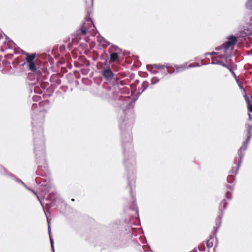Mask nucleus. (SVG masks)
I'll list each match as a JSON object with an SVG mask.
<instances>
[{"label":"nucleus","mask_w":252,"mask_h":252,"mask_svg":"<svg viewBox=\"0 0 252 252\" xmlns=\"http://www.w3.org/2000/svg\"><path fill=\"white\" fill-rule=\"evenodd\" d=\"M126 109L123 110L124 116L119 121V127L122 138V145L123 148L124 163L128 173V185L129 187L130 194L133 199L131 210H135L138 214L136 199L132 192L135 181L134 153L132 149L131 129L134 124V117L131 110L130 104L126 102Z\"/></svg>","instance_id":"f257e3e1"},{"label":"nucleus","mask_w":252,"mask_h":252,"mask_svg":"<svg viewBox=\"0 0 252 252\" xmlns=\"http://www.w3.org/2000/svg\"><path fill=\"white\" fill-rule=\"evenodd\" d=\"M32 116V131L35 161L37 164H41L38 166L36 172L37 175L46 176L48 173V169L46 162L43 136V124L44 116L42 113L38 111L33 112Z\"/></svg>","instance_id":"f03ea898"},{"label":"nucleus","mask_w":252,"mask_h":252,"mask_svg":"<svg viewBox=\"0 0 252 252\" xmlns=\"http://www.w3.org/2000/svg\"><path fill=\"white\" fill-rule=\"evenodd\" d=\"M249 121L246 125V128L247 130V139L244 141L238 151V156L239 160L236 166H233L230 173L236 175L238 173L240 165L242 163L243 158L245 156V151L247 149L248 145L250 141L251 138V131L252 130V115L249 114Z\"/></svg>","instance_id":"7ed1b4c3"},{"label":"nucleus","mask_w":252,"mask_h":252,"mask_svg":"<svg viewBox=\"0 0 252 252\" xmlns=\"http://www.w3.org/2000/svg\"><path fill=\"white\" fill-rule=\"evenodd\" d=\"M227 39L228 41H226L220 46L216 47L215 49L217 51L223 49L225 53H226L229 49L232 50L234 45L237 42V38L234 35H230L227 37Z\"/></svg>","instance_id":"20e7f679"},{"label":"nucleus","mask_w":252,"mask_h":252,"mask_svg":"<svg viewBox=\"0 0 252 252\" xmlns=\"http://www.w3.org/2000/svg\"><path fill=\"white\" fill-rule=\"evenodd\" d=\"M227 205L228 203L226 201L225 199H223L220 204L219 211L220 212V214L216 221V233H217L218 229H219L221 225L222 218L224 214V211L225 208L227 207Z\"/></svg>","instance_id":"39448f33"},{"label":"nucleus","mask_w":252,"mask_h":252,"mask_svg":"<svg viewBox=\"0 0 252 252\" xmlns=\"http://www.w3.org/2000/svg\"><path fill=\"white\" fill-rule=\"evenodd\" d=\"M117 50L122 51L118 46L113 45L109 49L110 60L113 62H116L119 60V54L116 52Z\"/></svg>","instance_id":"423d86ee"},{"label":"nucleus","mask_w":252,"mask_h":252,"mask_svg":"<svg viewBox=\"0 0 252 252\" xmlns=\"http://www.w3.org/2000/svg\"><path fill=\"white\" fill-rule=\"evenodd\" d=\"M101 74L107 81L114 79L115 74L109 67L104 68L101 71Z\"/></svg>","instance_id":"0eeeda50"},{"label":"nucleus","mask_w":252,"mask_h":252,"mask_svg":"<svg viewBox=\"0 0 252 252\" xmlns=\"http://www.w3.org/2000/svg\"><path fill=\"white\" fill-rule=\"evenodd\" d=\"M134 218H131L128 220L127 222V225L125 226V230L126 233H131V235H135L134 231H135L136 228L133 227V225H137V224L134 222Z\"/></svg>","instance_id":"6e6552de"},{"label":"nucleus","mask_w":252,"mask_h":252,"mask_svg":"<svg viewBox=\"0 0 252 252\" xmlns=\"http://www.w3.org/2000/svg\"><path fill=\"white\" fill-rule=\"evenodd\" d=\"M165 67L168 68L170 67L169 64H167L166 65H158L157 64H154L153 65H147V69L151 71L152 73L157 74L158 72L157 70H154L153 68H160L164 69Z\"/></svg>","instance_id":"1a4fd4ad"},{"label":"nucleus","mask_w":252,"mask_h":252,"mask_svg":"<svg viewBox=\"0 0 252 252\" xmlns=\"http://www.w3.org/2000/svg\"><path fill=\"white\" fill-rule=\"evenodd\" d=\"M27 64L29 69L31 71L35 73L37 75V79L39 80L42 75V73L40 70H37L34 62H31L27 63Z\"/></svg>","instance_id":"9d476101"},{"label":"nucleus","mask_w":252,"mask_h":252,"mask_svg":"<svg viewBox=\"0 0 252 252\" xmlns=\"http://www.w3.org/2000/svg\"><path fill=\"white\" fill-rule=\"evenodd\" d=\"M80 37L77 34L76 35H72L71 36V40L70 41V38L68 39V48L69 49L71 50L74 45L78 43Z\"/></svg>","instance_id":"9b49d317"},{"label":"nucleus","mask_w":252,"mask_h":252,"mask_svg":"<svg viewBox=\"0 0 252 252\" xmlns=\"http://www.w3.org/2000/svg\"><path fill=\"white\" fill-rule=\"evenodd\" d=\"M44 212H45L44 211ZM45 215L47 218V223H48V233H49V238H50V241L51 249H52V251L53 252H55L54 246V240L51 236V228H50V220H49L47 215L46 214V213H45Z\"/></svg>","instance_id":"f8f14e48"},{"label":"nucleus","mask_w":252,"mask_h":252,"mask_svg":"<svg viewBox=\"0 0 252 252\" xmlns=\"http://www.w3.org/2000/svg\"><path fill=\"white\" fill-rule=\"evenodd\" d=\"M227 181L229 184H233L232 185H227V188L231 190H233L235 183V177L234 175H229L227 178Z\"/></svg>","instance_id":"ddd939ff"},{"label":"nucleus","mask_w":252,"mask_h":252,"mask_svg":"<svg viewBox=\"0 0 252 252\" xmlns=\"http://www.w3.org/2000/svg\"><path fill=\"white\" fill-rule=\"evenodd\" d=\"M23 54H26L27 56L26 61L27 63L33 62V60L36 56L35 54H30L25 52H24Z\"/></svg>","instance_id":"4468645a"},{"label":"nucleus","mask_w":252,"mask_h":252,"mask_svg":"<svg viewBox=\"0 0 252 252\" xmlns=\"http://www.w3.org/2000/svg\"><path fill=\"white\" fill-rule=\"evenodd\" d=\"M10 176L14 180H15L18 183L21 184L25 188L30 191H32V189L31 188H29L22 181L16 178L14 175L10 174Z\"/></svg>","instance_id":"2eb2a0df"},{"label":"nucleus","mask_w":252,"mask_h":252,"mask_svg":"<svg viewBox=\"0 0 252 252\" xmlns=\"http://www.w3.org/2000/svg\"><path fill=\"white\" fill-rule=\"evenodd\" d=\"M175 68V71L176 73H178L180 72H181L187 68V66L186 65H175L174 66Z\"/></svg>","instance_id":"dca6fc26"},{"label":"nucleus","mask_w":252,"mask_h":252,"mask_svg":"<svg viewBox=\"0 0 252 252\" xmlns=\"http://www.w3.org/2000/svg\"><path fill=\"white\" fill-rule=\"evenodd\" d=\"M246 7L247 9L252 11V0H247V2L246 3ZM252 22L250 23V26L252 25Z\"/></svg>","instance_id":"f3484780"},{"label":"nucleus","mask_w":252,"mask_h":252,"mask_svg":"<svg viewBox=\"0 0 252 252\" xmlns=\"http://www.w3.org/2000/svg\"><path fill=\"white\" fill-rule=\"evenodd\" d=\"M211 64H218V65H222V66L223 67H227L226 66V64H225V63H224L222 61H212L211 63Z\"/></svg>","instance_id":"a211bd4d"},{"label":"nucleus","mask_w":252,"mask_h":252,"mask_svg":"<svg viewBox=\"0 0 252 252\" xmlns=\"http://www.w3.org/2000/svg\"><path fill=\"white\" fill-rule=\"evenodd\" d=\"M149 83L147 81H144L143 82L141 86L142 91L139 93L140 94H142L148 87Z\"/></svg>","instance_id":"6ab92c4d"},{"label":"nucleus","mask_w":252,"mask_h":252,"mask_svg":"<svg viewBox=\"0 0 252 252\" xmlns=\"http://www.w3.org/2000/svg\"><path fill=\"white\" fill-rule=\"evenodd\" d=\"M245 98L248 105V110L250 112H252V104H250V100L248 97L246 96Z\"/></svg>","instance_id":"aec40b11"},{"label":"nucleus","mask_w":252,"mask_h":252,"mask_svg":"<svg viewBox=\"0 0 252 252\" xmlns=\"http://www.w3.org/2000/svg\"><path fill=\"white\" fill-rule=\"evenodd\" d=\"M26 61L24 60V61H19L18 60H17L16 61H15L13 63H16L17 64H18L19 66H24L26 63Z\"/></svg>","instance_id":"412c9836"},{"label":"nucleus","mask_w":252,"mask_h":252,"mask_svg":"<svg viewBox=\"0 0 252 252\" xmlns=\"http://www.w3.org/2000/svg\"><path fill=\"white\" fill-rule=\"evenodd\" d=\"M201 65H200L199 63H193L189 64L188 66H187V68H189L191 67H199Z\"/></svg>","instance_id":"4be33fe9"},{"label":"nucleus","mask_w":252,"mask_h":252,"mask_svg":"<svg viewBox=\"0 0 252 252\" xmlns=\"http://www.w3.org/2000/svg\"><path fill=\"white\" fill-rule=\"evenodd\" d=\"M86 22L88 23V24H91L93 28H95L94 25L93 24L92 20L91 18L88 16L86 18Z\"/></svg>","instance_id":"5701e85b"},{"label":"nucleus","mask_w":252,"mask_h":252,"mask_svg":"<svg viewBox=\"0 0 252 252\" xmlns=\"http://www.w3.org/2000/svg\"><path fill=\"white\" fill-rule=\"evenodd\" d=\"M159 79L157 77H154L151 79V84H155L158 82H159Z\"/></svg>","instance_id":"b1692460"},{"label":"nucleus","mask_w":252,"mask_h":252,"mask_svg":"<svg viewBox=\"0 0 252 252\" xmlns=\"http://www.w3.org/2000/svg\"><path fill=\"white\" fill-rule=\"evenodd\" d=\"M86 24V23H85L84 24V29H81V33L83 34V35H85L86 34V32L89 31V29H87L86 28H85V25Z\"/></svg>","instance_id":"393cba45"},{"label":"nucleus","mask_w":252,"mask_h":252,"mask_svg":"<svg viewBox=\"0 0 252 252\" xmlns=\"http://www.w3.org/2000/svg\"><path fill=\"white\" fill-rule=\"evenodd\" d=\"M32 191V192H33V193H34V194L36 195V197H37V199L39 201L40 203L41 204V206H42V208H43V210L44 211V208L43 204V203H42L41 201L40 200V198H39V197L38 195V194H37V193H36V192H35L33 190H32V191Z\"/></svg>","instance_id":"a878e982"},{"label":"nucleus","mask_w":252,"mask_h":252,"mask_svg":"<svg viewBox=\"0 0 252 252\" xmlns=\"http://www.w3.org/2000/svg\"><path fill=\"white\" fill-rule=\"evenodd\" d=\"M225 197L228 199H231L232 198L231 192L230 191H227L225 193Z\"/></svg>","instance_id":"bb28decb"},{"label":"nucleus","mask_w":252,"mask_h":252,"mask_svg":"<svg viewBox=\"0 0 252 252\" xmlns=\"http://www.w3.org/2000/svg\"><path fill=\"white\" fill-rule=\"evenodd\" d=\"M41 99V96L38 95H34L32 97L33 101H38L40 100Z\"/></svg>","instance_id":"cd10ccee"},{"label":"nucleus","mask_w":252,"mask_h":252,"mask_svg":"<svg viewBox=\"0 0 252 252\" xmlns=\"http://www.w3.org/2000/svg\"><path fill=\"white\" fill-rule=\"evenodd\" d=\"M236 81H237V83H238L240 88L241 90H243L244 92H246L244 88V87H243V85H242L241 83L239 81V79H236Z\"/></svg>","instance_id":"c85d7f7f"},{"label":"nucleus","mask_w":252,"mask_h":252,"mask_svg":"<svg viewBox=\"0 0 252 252\" xmlns=\"http://www.w3.org/2000/svg\"><path fill=\"white\" fill-rule=\"evenodd\" d=\"M213 246V243L212 242H211L210 241V240H208L207 241V247L210 249L211 248H212Z\"/></svg>","instance_id":"c756f323"},{"label":"nucleus","mask_w":252,"mask_h":252,"mask_svg":"<svg viewBox=\"0 0 252 252\" xmlns=\"http://www.w3.org/2000/svg\"><path fill=\"white\" fill-rule=\"evenodd\" d=\"M230 57H231V54H230L229 55H228L224 54V55H221L220 57L224 58L225 60V61H227L228 58Z\"/></svg>","instance_id":"7c9ffc66"},{"label":"nucleus","mask_w":252,"mask_h":252,"mask_svg":"<svg viewBox=\"0 0 252 252\" xmlns=\"http://www.w3.org/2000/svg\"><path fill=\"white\" fill-rule=\"evenodd\" d=\"M13 56V53H8L7 55H5V58L10 59Z\"/></svg>","instance_id":"2f4dec72"},{"label":"nucleus","mask_w":252,"mask_h":252,"mask_svg":"<svg viewBox=\"0 0 252 252\" xmlns=\"http://www.w3.org/2000/svg\"><path fill=\"white\" fill-rule=\"evenodd\" d=\"M120 99L122 100V101H126L127 100H128L129 99L128 98H126L125 96H121L120 97Z\"/></svg>","instance_id":"473e14b6"},{"label":"nucleus","mask_w":252,"mask_h":252,"mask_svg":"<svg viewBox=\"0 0 252 252\" xmlns=\"http://www.w3.org/2000/svg\"><path fill=\"white\" fill-rule=\"evenodd\" d=\"M199 250L201 252H204L205 251V247L204 246L199 247Z\"/></svg>","instance_id":"72a5a7b5"},{"label":"nucleus","mask_w":252,"mask_h":252,"mask_svg":"<svg viewBox=\"0 0 252 252\" xmlns=\"http://www.w3.org/2000/svg\"><path fill=\"white\" fill-rule=\"evenodd\" d=\"M226 66L227 67H225L227 68L230 71V72L231 73H232L233 71V70L231 66H230L229 65H227V64H226Z\"/></svg>","instance_id":"f704fd0d"},{"label":"nucleus","mask_w":252,"mask_h":252,"mask_svg":"<svg viewBox=\"0 0 252 252\" xmlns=\"http://www.w3.org/2000/svg\"><path fill=\"white\" fill-rule=\"evenodd\" d=\"M37 107V105L36 103H33L32 104V110H34L35 109H36Z\"/></svg>","instance_id":"c9c22d12"},{"label":"nucleus","mask_w":252,"mask_h":252,"mask_svg":"<svg viewBox=\"0 0 252 252\" xmlns=\"http://www.w3.org/2000/svg\"><path fill=\"white\" fill-rule=\"evenodd\" d=\"M34 92L36 93L41 94L42 93V91L41 90H39V91L36 89V88H34Z\"/></svg>","instance_id":"e433bc0d"},{"label":"nucleus","mask_w":252,"mask_h":252,"mask_svg":"<svg viewBox=\"0 0 252 252\" xmlns=\"http://www.w3.org/2000/svg\"><path fill=\"white\" fill-rule=\"evenodd\" d=\"M142 248L144 250V251L145 252H147L148 251H151V250H150V247L148 246V248H147V249H145L144 248V246L142 247Z\"/></svg>","instance_id":"4c0bfd02"},{"label":"nucleus","mask_w":252,"mask_h":252,"mask_svg":"<svg viewBox=\"0 0 252 252\" xmlns=\"http://www.w3.org/2000/svg\"><path fill=\"white\" fill-rule=\"evenodd\" d=\"M168 69V73H169V74H172L174 72H176L175 70H169V68H167Z\"/></svg>","instance_id":"58836bf2"},{"label":"nucleus","mask_w":252,"mask_h":252,"mask_svg":"<svg viewBox=\"0 0 252 252\" xmlns=\"http://www.w3.org/2000/svg\"><path fill=\"white\" fill-rule=\"evenodd\" d=\"M139 238L141 239L142 244H144L146 241L145 238L140 237Z\"/></svg>","instance_id":"ea45409f"},{"label":"nucleus","mask_w":252,"mask_h":252,"mask_svg":"<svg viewBox=\"0 0 252 252\" xmlns=\"http://www.w3.org/2000/svg\"><path fill=\"white\" fill-rule=\"evenodd\" d=\"M234 76V77H235V78L236 79H238L237 77V76H236V74H235V73L234 72V71L231 73Z\"/></svg>","instance_id":"a19ab883"},{"label":"nucleus","mask_w":252,"mask_h":252,"mask_svg":"<svg viewBox=\"0 0 252 252\" xmlns=\"http://www.w3.org/2000/svg\"><path fill=\"white\" fill-rule=\"evenodd\" d=\"M216 53L215 52H212V53H206V55H213V54H216Z\"/></svg>","instance_id":"79ce46f5"},{"label":"nucleus","mask_w":252,"mask_h":252,"mask_svg":"<svg viewBox=\"0 0 252 252\" xmlns=\"http://www.w3.org/2000/svg\"><path fill=\"white\" fill-rule=\"evenodd\" d=\"M2 170H4V169L0 165V172H2Z\"/></svg>","instance_id":"37998d69"},{"label":"nucleus","mask_w":252,"mask_h":252,"mask_svg":"<svg viewBox=\"0 0 252 252\" xmlns=\"http://www.w3.org/2000/svg\"><path fill=\"white\" fill-rule=\"evenodd\" d=\"M102 39H103V40H104V41L105 42L107 43V44L108 45H110V42H108V41H106L105 39H103V37H102Z\"/></svg>","instance_id":"c03bdc74"},{"label":"nucleus","mask_w":252,"mask_h":252,"mask_svg":"<svg viewBox=\"0 0 252 252\" xmlns=\"http://www.w3.org/2000/svg\"><path fill=\"white\" fill-rule=\"evenodd\" d=\"M41 88L43 90L45 89V87L43 85H41Z\"/></svg>","instance_id":"a18cd8bd"},{"label":"nucleus","mask_w":252,"mask_h":252,"mask_svg":"<svg viewBox=\"0 0 252 252\" xmlns=\"http://www.w3.org/2000/svg\"><path fill=\"white\" fill-rule=\"evenodd\" d=\"M248 35H252V33H248Z\"/></svg>","instance_id":"49530a36"},{"label":"nucleus","mask_w":252,"mask_h":252,"mask_svg":"<svg viewBox=\"0 0 252 252\" xmlns=\"http://www.w3.org/2000/svg\"><path fill=\"white\" fill-rule=\"evenodd\" d=\"M14 54L17 53V52L16 51V50L15 49L14 50Z\"/></svg>","instance_id":"de8ad7c7"},{"label":"nucleus","mask_w":252,"mask_h":252,"mask_svg":"<svg viewBox=\"0 0 252 252\" xmlns=\"http://www.w3.org/2000/svg\"><path fill=\"white\" fill-rule=\"evenodd\" d=\"M90 13H91V12H89V11H88V15H90Z\"/></svg>","instance_id":"09e8293b"},{"label":"nucleus","mask_w":252,"mask_h":252,"mask_svg":"<svg viewBox=\"0 0 252 252\" xmlns=\"http://www.w3.org/2000/svg\"><path fill=\"white\" fill-rule=\"evenodd\" d=\"M60 48H61V49H63V48H62V46H61V47H60Z\"/></svg>","instance_id":"8fccbe9b"},{"label":"nucleus","mask_w":252,"mask_h":252,"mask_svg":"<svg viewBox=\"0 0 252 252\" xmlns=\"http://www.w3.org/2000/svg\"><path fill=\"white\" fill-rule=\"evenodd\" d=\"M60 48H61V49H63V48H62V46H61V47H60Z\"/></svg>","instance_id":"3c124183"},{"label":"nucleus","mask_w":252,"mask_h":252,"mask_svg":"<svg viewBox=\"0 0 252 252\" xmlns=\"http://www.w3.org/2000/svg\"><path fill=\"white\" fill-rule=\"evenodd\" d=\"M71 200L72 201H74V199H72Z\"/></svg>","instance_id":"603ef678"},{"label":"nucleus","mask_w":252,"mask_h":252,"mask_svg":"<svg viewBox=\"0 0 252 252\" xmlns=\"http://www.w3.org/2000/svg\"><path fill=\"white\" fill-rule=\"evenodd\" d=\"M92 1H93V0H92Z\"/></svg>","instance_id":"864d4df0"}]
</instances>
